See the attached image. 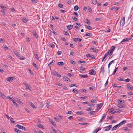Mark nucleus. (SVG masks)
Returning a JSON list of instances; mask_svg holds the SVG:
<instances>
[{
	"label": "nucleus",
	"mask_w": 133,
	"mask_h": 133,
	"mask_svg": "<svg viewBox=\"0 0 133 133\" xmlns=\"http://www.w3.org/2000/svg\"><path fill=\"white\" fill-rule=\"evenodd\" d=\"M85 22L87 24H90V21L88 19H87L86 20Z\"/></svg>",
	"instance_id": "72a5a7b5"
},
{
	"label": "nucleus",
	"mask_w": 133,
	"mask_h": 133,
	"mask_svg": "<svg viewBox=\"0 0 133 133\" xmlns=\"http://www.w3.org/2000/svg\"><path fill=\"white\" fill-rule=\"evenodd\" d=\"M125 17H124L121 22L120 23L122 24V25H124L125 23Z\"/></svg>",
	"instance_id": "0eeeda50"
},
{
	"label": "nucleus",
	"mask_w": 133,
	"mask_h": 133,
	"mask_svg": "<svg viewBox=\"0 0 133 133\" xmlns=\"http://www.w3.org/2000/svg\"><path fill=\"white\" fill-rule=\"evenodd\" d=\"M78 63H83L84 64H85L86 63V62H85V61H79L78 62Z\"/></svg>",
	"instance_id": "603ef678"
},
{
	"label": "nucleus",
	"mask_w": 133,
	"mask_h": 133,
	"mask_svg": "<svg viewBox=\"0 0 133 133\" xmlns=\"http://www.w3.org/2000/svg\"><path fill=\"white\" fill-rule=\"evenodd\" d=\"M49 45L50 47L52 48H54L55 47V45L53 43H51L49 44Z\"/></svg>",
	"instance_id": "58836bf2"
},
{
	"label": "nucleus",
	"mask_w": 133,
	"mask_h": 133,
	"mask_svg": "<svg viewBox=\"0 0 133 133\" xmlns=\"http://www.w3.org/2000/svg\"><path fill=\"white\" fill-rule=\"evenodd\" d=\"M90 71H91L89 73L90 75H95L96 74V71H95V70L92 69L90 70Z\"/></svg>",
	"instance_id": "423d86ee"
},
{
	"label": "nucleus",
	"mask_w": 133,
	"mask_h": 133,
	"mask_svg": "<svg viewBox=\"0 0 133 133\" xmlns=\"http://www.w3.org/2000/svg\"><path fill=\"white\" fill-rule=\"evenodd\" d=\"M15 78L14 77H8L6 78V80L7 81H9V82L11 81H12Z\"/></svg>",
	"instance_id": "7ed1b4c3"
},
{
	"label": "nucleus",
	"mask_w": 133,
	"mask_h": 133,
	"mask_svg": "<svg viewBox=\"0 0 133 133\" xmlns=\"http://www.w3.org/2000/svg\"><path fill=\"white\" fill-rule=\"evenodd\" d=\"M22 21L25 23H26V22L28 21V19L26 18H23L22 19Z\"/></svg>",
	"instance_id": "f704fd0d"
},
{
	"label": "nucleus",
	"mask_w": 133,
	"mask_h": 133,
	"mask_svg": "<svg viewBox=\"0 0 133 133\" xmlns=\"http://www.w3.org/2000/svg\"><path fill=\"white\" fill-rule=\"evenodd\" d=\"M79 76L83 77L84 78H87L88 77V76L87 75H79Z\"/></svg>",
	"instance_id": "412c9836"
},
{
	"label": "nucleus",
	"mask_w": 133,
	"mask_h": 133,
	"mask_svg": "<svg viewBox=\"0 0 133 133\" xmlns=\"http://www.w3.org/2000/svg\"><path fill=\"white\" fill-rule=\"evenodd\" d=\"M130 80L129 79L127 78V79H125L124 81L127 82H128L130 81Z\"/></svg>",
	"instance_id": "69168bd1"
},
{
	"label": "nucleus",
	"mask_w": 133,
	"mask_h": 133,
	"mask_svg": "<svg viewBox=\"0 0 133 133\" xmlns=\"http://www.w3.org/2000/svg\"><path fill=\"white\" fill-rule=\"evenodd\" d=\"M118 67L116 68L115 69V70L112 74L114 75H115V73L117 71V70H118Z\"/></svg>",
	"instance_id": "e433bc0d"
},
{
	"label": "nucleus",
	"mask_w": 133,
	"mask_h": 133,
	"mask_svg": "<svg viewBox=\"0 0 133 133\" xmlns=\"http://www.w3.org/2000/svg\"><path fill=\"white\" fill-rule=\"evenodd\" d=\"M107 118L108 119H110V120L112 119L113 118L112 116H110V117L108 116L107 117Z\"/></svg>",
	"instance_id": "c03bdc74"
},
{
	"label": "nucleus",
	"mask_w": 133,
	"mask_h": 133,
	"mask_svg": "<svg viewBox=\"0 0 133 133\" xmlns=\"http://www.w3.org/2000/svg\"><path fill=\"white\" fill-rule=\"evenodd\" d=\"M13 104L15 106L17 107L18 106V104L16 103V102H14Z\"/></svg>",
	"instance_id": "774afa93"
},
{
	"label": "nucleus",
	"mask_w": 133,
	"mask_h": 133,
	"mask_svg": "<svg viewBox=\"0 0 133 133\" xmlns=\"http://www.w3.org/2000/svg\"><path fill=\"white\" fill-rule=\"evenodd\" d=\"M127 89L129 90H131L133 89V87H128Z\"/></svg>",
	"instance_id": "a18cd8bd"
},
{
	"label": "nucleus",
	"mask_w": 133,
	"mask_h": 133,
	"mask_svg": "<svg viewBox=\"0 0 133 133\" xmlns=\"http://www.w3.org/2000/svg\"><path fill=\"white\" fill-rule=\"evenodd\" d=\"M114 62V60H112L110 62L108 65V68H109L111 64Z\"/></svg>",
	"instance_id": "c756f323"
},
{
	"label": "nucleus",
	"mask_w": 133,
	"mask_h": 133,
	"mask_svg": "<svg viewBox=\"0 0 133 133\" xmlns=\"http://www.w3.org/2000/svg\"><path fill=\"white\" fill-rule=\"evenodd\" d=\"M115 48L116 47L115 46H112L111 47V49L110 50L111 51H112L113 52Z\"/></svg>",
	"instance_id": "cd10ccee"
},
{
	"label": "nucleus",
	"mask_w": 133,
	"mask_h": 133,
	"mask_svg": "<svg viewBox=\"0 0 133 133\" xmlns=\"http://www.w3.org/2000/svg\"><path fill=\"white\" fill-rule=\"evenodd\" d=\"M73 25H68L67 26V28L69 30H70L73 27Z\"/></svg>",
	"instance_id": "1a4fd4ad"
},
{
	"label": "nucleus",
	"mask_w": 133,
	"mask_h": 133,
	"mask_svg": "<svg viewBox=\"0 0 133 133\" xmlns=\"http://www.w3.org/2000/svg\"><path fill=\"white\" fill-rule=\"evenodd\" d=\"M15 131L18 133H21V131L20 130H18L16 128L14 130Z\"/></svg>",
	"instance_id": "bb28decb"
},
{
	"label": "nucleus",
	"mask_w": 133,
	"mask_h": 133,
	"mask_svg": "<svg viewBox=\"0 0 133 133\" xmlns=\"http://www.w3.org/2000/svg\"><path fill=\"white\" fill-rule=\"evenodd\" d=\"M72 19L75 21H78V19L75 16L72 17Z\"/></svg>",
	"instance_id": "2f4dec72"
},
{
	"label": "nucleus",
	"mask_w": 133,
	"mask_h": 133,
	"mask_svg": "<svg viewBox=\"0 0 133 133\" xmlns=\"http://www.w3.org/2000/svg\"><path fill=\"white\" fill-rule=\"evenodd\" d=\"M55 62V61L54 60H53L52 61V62L48 64V66L50 67V66H52L54 65V62Z\"/></svg>",
	"instance_id": "f8f14e48"
},
{
	"label": "nucleus",
	"mask_w": 133,
	"mask_h": 133,
	"mask_svg": "<svg viewBox=\"0 0 133 133\" xmlns=\"http://www.w3.org/2000/svg\"><path fill=\"white\" fill-rule=\"evenodd\" d=\"M101 128H99L98 129H96L94 131L96 132V133L98 132L100 130Z\"/></svg>",
	"instance_id": "49530a36"
},
{
	"label": "nucleus",
	"mask_w": 133,
	"mask_h": 133,
	"mask_svg": "<svg viewBox=\"0 0 133 133\" xmlns=\"http://www.w3.org/2000/svg\"><path fill=\"white\" fill-rule=\"evenodd\" d=\"M100 104H97V108L96 110L97 109V110H99L101 108V107H100Z\"/></svg>",
	"instance_id": "4be33fe9"
},
{
	"label": "nucleus",
	"mask_w": 133,
	"mask_h": 133,
	"mask_svg": "<svg viewBox=\"0 0 133 133\" xmlns=\"http://www.w3.org/2000/svg\"><path fill=\"white\" fill-rule=\"evenodd\" d=\"M31 1L32 3L34 4L38 2L37 0H31Z\"/></svg>",
	"instance_id": "ea45409f"
},
{
	"label": "nucleus",
	"mask_w": 133,
	"mask_h": 133,
	"mask_svg": "<svg viewBox=\"0 0 133 133\" xmlns=\"http://www.w3.org/2000/svg\"><path fill=\"white\" fill-rule=\"evenodd\" d=\"M92 2L95 5L97 3V1L96 0H93Z\"/></svg>",
	"instance_id": "37998d69"
},
{
	"label": "nucleus",
	"mask_w": 133,
	"mask_h": 133,
	"mask_svg": "<svg viewBox=\"0 0 133 133\" xmlns=\"http://www.w3.org/2000/svg\"><path fill=\"white\" fill-rule=\"evenodd\" d=\"M80 68L81 70H82L83 71H85V69L83 68V67L82 66H81L80 67Z\"/></svg>",
	"instance_id": "de8ad7c7"
},
{
	"label": "nucleus",
	"mask_w": 133,
	"mask_h": 133,
	"mask_svg": "<svg viewBox=\"0 0 133 133\" xmlns=\"http://www.w3.org/2000/svg\"><path fill=\"white\" fill-rule=\"evenodd\" d=\"M38 127L41 128H43V125L41 124H39V125L38 126Z\"/></svg>",
	"instance_id": "09e8293b"
},
{
	"label": "nucleus",
	"mask_w": 133,
	"mask_h": 133,
	"mask_svg": "<svg viewBox=\"0 0 133 133\" xmlns=\"http://www.w3.org/2000/svg\"><path fill=\"white\" fill-rule=\"evenodd\" d=\"M124 101L123 100L118 99V102L119 104H121L123 103Z\"/></svg>",
	"instance_id": "aec40b11"
},
{
	"label": "nucleus",
	"mask_w": 133,
	"mask_h": 133,
	"mask_svg": "<svg viewBox=\"0 0 133 133\" xmlns=\"http://www.w3.org/2000/svg\"><path fill=\"white\" fill-rule=\"evenodd\" d=\"M95 87H91L89 89L90 90H93L94 89Z\"/></svg>",
	"instance_id": "3c124183"
},
{
	"label": "nucleus",
	"mask_w": 133,
	"mask_h": 133,
	"mask_svg": "<svg viewBox=\"0 0 133 133\" xmlns=\"http://www.w3.org/2000/svg\"><path fill=\"white\" fill-rule=\"evenodd\" d=\"M78 86V85H77L76 84H71L70 87H72L73 86H75L76 87H77Z\"/></svg>",
	"instance_id": "4c0bfd02"
},
{
	"label": "nucleus",
	"mask_w": 133,
	"mask_h": 133,
	"mask_svg": "<svg viewBox=\"0 0 133 133\" xmlns=\"http://www.w3.org/2000/svg\"><path fill=\"white\" fill-rule=\"evenodd\" d=\"M115 112H116V113H120L121 112V111L119 109H118Z\"/></svg>",
	"instance_id": "5fc2aeb1"
},
{
	"label": "nucleus",
	"mask_w": 133,
	"mask_h": 133,
	"mask_svg": "<svg viewBox=\"0 0 133 133\" xmlns=\"http://www.w3.org/2000/svg\"><path fill=\"white\" fill-rule=\"evenodd\" d=\"M53 73L55 76L59 78H60L61 76V75L60 74H58V73L56 71H55L53 72Z\"/></svg>",
	"instance_id": "20e7f679"
},
{
	"label": "nucleus",
	"mask_w": 133,
	"mask_h": 133,
	"mask_svg": "<svg viewBox=\"0 0 133 133\" xmlns=\"http://www.w3.org/2000/svg\"><path fill=\"white\" fill-rule=\"evenodd\" d=\"M58 6L60 8H62L63 6V5L62 4L59 3L58 4Z\"/></svg>",
	"instance_id": "4d7b16f0"
},
{
	"label": "nucleus",
	"mask_w": 133,
	"mask_h": 133,
	"mask_svg": "<svg viewBox=\"0 0 133 133\" xmlns=\"http://www.w3.org/2000/svg\"><path fill=\"white\" fill-rule=\"evenodd\" d=\"M84 112L83 111H77L76 112V114L78 115H81L82 114H83Z\"/></svg>",
	"instance_id": "a878e982"
},
{
	"label": "nucleus",
	"mask_w": 133,
	"mask_h": 133,
	"mask_svg": "<svg viewBox=\"0 0 133 133\" xmlns=\"http://www.w3.org/2000/svg\"><path fill=\"white\" fill-rule=\"evenodd\" d=\"M112 126L109 125L107 127H104L103 128V130L105 131H108L111 128Z\"/></svg>",
	"instance_id": "f257e3e1"
},
{
	"label": "nucleus",
	"mask_w": 133,
	"mask_h": 133,
	"mask_svg": "<svg viewBox=\"0 0 133 133\" xmlns=\"http://www.w3.org/2000/svg\"><path fill=\"white\" fill-rule=\"evenodd\" d=\"M57 64L59 65H64V63L63 62H58Z\"/></svg>",
	"instance_id": "393cba45"
},
{
	"label": "nucleus",
	"mask_w": 133,
	"mask_h": 133,
	"mask_svg": "<svg viewBox=\"0 0 133 133\" xmlns=\"http://www.w3.org/2000/svg\"><path fill=\"white\" fill-rule=\"evenodd\" d=\"M49 121L51 123V124L54 126H55L56 125V124L51 119H49Z\"/></svg>",
	"instance_id": "dca6fc26"
},
{
	"label": "nucleus",
	"mask_w": 133,
	"mask_h": 133,
	"mask_svg": "<svg viewBox=\"0 0 133 133\" xmlns=\"http://www.w3.org/2000/svg\"><path fill=\"white\" fill-rule=\"evenodd\" d=\"M131 37H129V38H126L124 39L121 42V43L124 42H126L128 41L131 40L132 39Z\"/></svg>",
	"instance_id": "39448f33"
},
{
	"label": "nucleus",
	"mask_w": 133,
	"mask_h": 133,
	"mask_svg": "<svg viewBox=\"0 0 133 133\" xmlns=\"http://www.w3.org/2000/svg\"><path fill=\"white\" fill-rule=\"evenodd\" d=\"M14 53L15 55L19 57V55L18 52L16 51V50H15L14 51Z\"/></svg>",
	"instance_id": "9b49d317"
},
{
	"label": "nucleus",
	"mask_w": 133,
	"mask_h": 133,
	"mask_svg": "<svg viewBox=\"0 0 133 133\" xmlns=\"http://www.w3.org/2000/svg\"><path fill=\"white\" fill-rule=\"evenodd\" d=\"M5 98L7 99H10V100L12 99L11 97H10L9 96H8L7 97H5Z\"/></svg>",
	"instance_id": "0e129e2a"
},
{
	"label": "nucleus",
	"mask_w": 133,
	"mask_h": 133,
	"mask_svg": "<svg viewBox=\"0 0 133 133\" xmlns=\"http://www.w3.org/2000/svg\"><path fill=\"white\" fill-rule=\"evenodd\" d=\"M16 127L19 129H22L24 130L25 131L26 130V129L25 128V127L22 126L18 125V124L16 125Z\"/></svg>",
	"instance_id": "f03ea898"
},
{
	"label": "nucleus",
	"mask_w": 133,
	"mask_h": 133,
	"mask_svg": "<svg viewBox=\"0 0 133 133\" xmlns=\"http://www.w3.org/2000/svg\"><path fill=\"white\" fill-rule=\"evenodd\" d=\"M95 57H96L95 56L91 55V57H90V58H91V59H93L95 58Z\"/></svg>",
	"instance_id": "8fccbe9b"
},
{
	"label": "nucleus",
	"mask_w": 133,
	"mask_h": 133,
	"mask_svg": "<svg viewBox=\"0 0 133 133\" xmlns=\"http://www.w3.org/2000/svg\"><path fill=\"white\" fill-rule=\"evenodd\" d=\"M92 35L91 33H88L87 34H86L85 35V36L86 37H87L88 36H92Z\"/></svg>",
	"instance_id": "7c9ffc66"
},
{
	"label": "nucleus",
	"mask_w": 133,
	"mask_h": 133,
	"mask_svg": "<svg viewBox=\"0 0 133 133\" xmlns=\"http://www.w3.org/2000/svg\"><path fill=\"white\" fill-rule=\"evenodd\" d=\"M26 89H28L29 90L31 91L30 88H31V87L30 85H28L27 86V87H26Z\"/></svg>",
	"instance_id": "a19ab883"
},
{
	"label": "nucleus",
	"mask_w": 133,
	"mask_h": 133,
	"mask_svg": "<svg viewBox=\"0 0 133 133\" xmlns=\"http://www.w3.org/2000/svg\"><path fill=\"white\" fill-rule=\"evenodd\" d=\"M63 79L65 81H68V80H69V81L70 80L69 78L65 76H63Z\"/></svg>",
	"instance_id": "9d476101"
},
{
	"label": "nucleus",
	"mask_w": 133,
	"mask_h": 133,
	"mask_svg": "<svg viewBox=\"0 0 133 133\" xmlns=\"http://www.w3.org/2000/svg\"><path fill=\"white\" fill-rule=\"evenodd\" d=\"M86 56L88 58L89 57H90H90H91V55L89 54H87L86 55Z\"/></svg>",
	"instance_id": "338daca9"
},
{
	"label": "nucleus",
	"mask_w": 133,
	"mask_h": 133,
	"mask_svg": "<svg viewBox=\"0 0 133 133\" xmlns=\"http://www.w3.org/2000/svg\"><path fill=\"white\" fill-rule=\"evenodd\" d=\"M108 54H107V53H106L104 55V56L103 57V58L105 59V58L108 56Z\"/></svg>",
	"instance_id": "680f3d73"
},
{
	"label": "nucleus",
	"mask_w": 133,
	"mask_h": 133,
	"mask_svg": "<svg viewBox=\"0 0 133 133\" xmlns=\"http://www.w3.org/2000/svg\"><path fill=\"white\" fill-rule=\"evenodd\" d=\"M78 92V90L76 89H73L72 90V92L73 93H75L76 92L77 93Z\"/></svg>",
	"instance_id": "5701e85b"
},
{
	"label": "nucleus",
	"mask_w": 133,
	"mask_h": 133,
	"mask_svg": "<svg viewBox=\"0 0 133 133\" xmlns=\"http://www.w3.org/2000/svg\"><path fill=\"white\" fill-rule=\"evenodd\" d=\"M85 110L87 111H90L92 110H93L92 108H89L88 109H86Z\"/></svg>",
	"instance_id": "864d4df0"
},
{
	"label": "nucleus",
	"mask_w": 133,
	"mask_h": 133,
	"mask_svg": "<svg viewBox=\"0 0 133 133\" xmlns=\"http://www.w3.org/2000/svg\"><path fill=\"white\" fill-rule=\"evenodd\" d=\"M73 40L74 41L76 42L78 40V38H73Z\"/></svg>",
	"instance_id": "052dcab7"
},
{
	"label": "nucleus",
	"mask_w": 133,
	"mask_h": 133,
	"mask_svg": "<svg viewBox=\"0 0 133 133\" xmlns=\"http://www.w3.org/2000/svg\"><path fill=\"white\" fill-rule=\"evenodd\" d=\"M118 107L120 108H124L126 107V105L124 104H118L117 105Z\"/></svg>",
	"instance_id": "6e6552de"
},
{
	"label": "nucleus",
	"mask_w": 133,
	"mask_h": 133,
	"mask_svg": "<svg viewBox=\"0 0 133 133\" xmlns=\"http://www.w3.org/2000/svg\"><path fill=\"white\" fill-rule=\"evenodd\" d=\"M113 52L112 51H111L110 50H108V51L106 53H107L108 55L109 54H110L111 55L113 53Z\"/></svg>",
	"instance_id": "f3484780"
},
{
	"label": "nucleus",
	"mask_w": 133,
	"mask_h": 133,
	"mask_svg": "<svg viewBox=\"0 0 133 133\" xmlns=\"http://www.w3.org/2000/svg\"><path fill=\"white\" fill-rule=\"evenodd\" d=\"M101 72L102 74H103L104 73V68L103 67H101Z\"/></svg>",
	"instance_id": "6ab92c4d"
},
{
	"label": "nucleus",
	"mask_w": 133,
	"mask_h": 133,
	"mask_svg": "<svg viewBox=\"0 0 133 133\" xmlns=\"http://www.w3.org/2000/svg\"><path fill=\"white\" fill-rule=\"evenodd\" d=\"M84 26L86 28H87L89 30H91L92 29V28L90 26L88 25L85 24L84 25Z\"/></svg>",
	"instance_id": "ddd939ff"
},
{
	"label": "nucleus",
	"mask_w": 133,
	"mask_h": 133,
	"mask_svg": "<svg viewBox=\"0 0 133 133\" xmlns=\"http://www.w3.org/2000/svg\"><path fill=\"white\" fill-rule=\"evenodd\" d=\"M32 65H33V66L34 67H35L37 69H38L37 66V65L35 63H32Z\"/></svg>",
	"instance_id": "c9c22d12"
},
{
	"label": "nucleus",
	"mask_w": 133,
	"mask_h": 133,
	"mask_svg": "<svg viewBox=\"0 0 133 133\" xmlns=\"http://www.w3.org/2000/svg\"><path fill=\"white\" fill-rule=\"evenodd\" d=\"M70 63L73 64H75V62L72 60H71V61H70Z\"/></svg>",
	"instance_id": "bf43d9fd"
},
{
	"label": "nucleus",
	"mask_w": 133,
	"mask_h": 133,
	"mask_svg": "<svg viewBox=\"0 0 133 133\" xmlns=\"http://www.w3.org/2000/svg\"><path fill=\"white\" fill-rule=\"evenodd\" d=\"M9 118L10 119V120L11 122L12 123H14L15 122V121H14V119L11 117H9Z\"/></svg>",
	"instance_id": "473e14b6"
},
{
	"label": "nucleus",
	"mask_w": 133,
	"mask_h": 133,
	"mask_svg": "<svg viewBox=\"0 0 133 133\" xmlns=\"http://www.w3.org/2000/svg\"><path fill=\"white\" fill-rule=\"evenodd\" d=\"M96 101V100L95 99H93L91 101H90V102L92 103H95V101Z\"/></svg>",
	"instance_id": "e2e57ef3"
},
{
	"label": "nucleus",
	"mask_w": 133,
	"mask_h": 133,
	"mask_svg": "<svg viewBox=\"0 0 133 133\" xmlns=\"http://www.w3.org/2000/svg\"><path fill=\"white\" fill-rule=\"evenodd\" d=\"M114 110V108H112L110 109L109 111V112L111 113Z\"/></svg>",
	"instance_id": "6e6d98bb"
},
{
	"label": "nucleus",
	"mask_w": 133,
	"mask_h": 133,
	"mask_svg": "<svg viewBox=\"0 0 133 133\" xmlns=\"http://www.w3.org/2000/svg\"><path fill=\"white\" fill-rule=\"evenodd\" d=\"M119 127L117 124L112 129L113 130H115L116 129H117Z\"/></svg>",
	"instance_id": "b1692460"
},
{
	"label": "nucleus",
	"mask_w": 133,
	"mask_h": 133,
	"mask_svg": "<svg viewBox=\"0 0 133 133\" xmlns=\"http://www.w3.org/2000/svg\"><path fill=\"white\" fill-rule=\"evenodd\" d=\"M79 8V7L78 6L76 5L75 6L74 8V9L75 11H77V10Z\"/></svg>",
	"instance_id": "c85d7f7f"
},
{
	"label": "nucleus",
	"mask_w": 133,
	"mask_h": 133,
	"mask_svg": "<svg viewBox=\"0 0 133 133\" xmlns=\"http://www.w3.org/2000/svg\"><path fill=\"white\" fill-rule=\"evenodd\" d=\"M0 96L3 98H5L6 96L1 92L0 91Z\"/></svg>",
	"instance_id": "4468645a"
},
{
	"label": "nucleus",
	"mask_w": 133,
	"mask_h": 133,
	"mask_svg": "<svg viewBox=\"0 0 133 133\" xmlns=\"http://www.w3.org/2000/svg\"><path fill=\"white\" fill-rule=\"evenodd\" d=\"M0 7L2 8L3 10H6V8L5 6H3L0 5Z\"/></svg>",
	"instance_id": "79ce46f5"
},
{
	"label": "nucleus",
	"mask_w": 133,
	"mask_h": 133,
	"mask_svg": "<svg viewBox=\"0 0 133 133\" xmlns=\"http://www.w3.org/2000/svg\"><path fill=\"white\" fill-rule=\"evenodd\" d=\"M30 105L31 106L32 108H35V105L34 104L31 102H30L29 103Z\"/></svg>",
	"instance_id": "a211bd4d"
},
{
	"label": "nucleus",
	"mask_w": 133,
	"mask_h": 133,
	"mask_svg": "<svg viewBox=\"0 0 133 133\" xmlns=\"http://www.w3.org/2000/svg\"><path fill=\"white\" fill-rule=\"evenodd\" d=\"M33 34L34 36L36 38H38V35L37 34L36 32L35 31H34L33 32Z\"/></svg>",
	"instance_id": "2eb2a0df"
},
{
	"label": "nucleus",
	"mask_w": 133,
	"mask_h": 133,
	"mask_svg": "<svg viewBox=\"0 0 133 133\" xmlns=\"http://www.w3.org/2000/svg\"><path fill=\"white\" fill-rule=\"evenodd\" d=\"M64 34L66 35H69V33L68 31H64Z\"/></svg>",
	"instance_id": "13d9d810"
}]
</instances>
